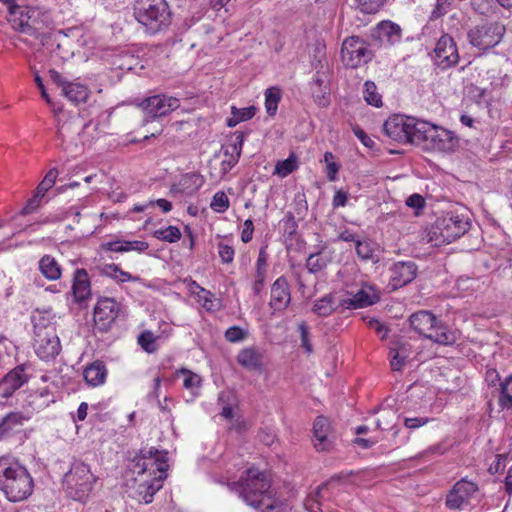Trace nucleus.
I'll list each match as a JSON object with an SVG mask.
<instances>
[{
  "instance_id": "obj_5",
  "label": "nucleus",
  "mask_w": 512,
  "mask_h": 512,
  "mask_svg": "<svg viewBox=\"0 0 512 512\" xmlns=\"http://www.w3.org/2000/svg\"><path fill=\"white\" fill-rule=\"evenodd\" d=\"M419 125L415 145L423 150L449 153L458 147L459 139L452 131L426 121Z\"/></svg>"
},
{
  "instance_id": "obj_35",
  "label": "nucleus",
  "mask_w": 512,
  "mask_h": 512,
  "mask_svg": "<svg viewBox=\"0 0 512 512\" xmlns=\"http://www.w3.org/2000/svg\"><path fill=\"white\" fill-rule=\"evenodd\" d=\"M297 168V158L294 154H291L287 159L276 163L274 174H277L280 177H287Z\"/></svg>"
},
{
  "instance_id": "obj_54",
  "label": "nucleus",
  "mask_w": 512,
  "mask_h": 512,
  "mask_svg": "<svg viewBox=\"0 0 512 512\" xmlns=\"http://www.w3.org/2000/svg\"><path fill=\"white\" fill-rule=\"evenodd\" d=\"M447 451V448L442 443H437L418 453L416 459H428L433 456L443 455Z\"/></svg>"
},
{
  "instance_id": "obj_10",
  "label": "nucleus",
  "mask_w": 512,
  "mask_h": 512,
  "mask_svg": "<svg viewBox=\"0 0 512 512\" xmlns=\"http://www.w3.org/2000/svg\"><path fill=\"white\" fill-rule=\"evenodd\" d=\"M420 122L422 120L395 114L385 121L383 130L389 138L395 141L415 145Z\"/></svg>"
},
{
  "instance_id": "obj_6",
  "label": "nucleus",
  "mask_w": 512,
  "mask_h": 512,
  "mask_svg": "<svg viewBox=\"0 0 512 512\" xmlns=\"http://www.w3.org/2000/svg\"><path fill=\"white\" fill-rule=\"evenodd\" d=\"M96 482L90 467L80 461L71 465L70 470L64 475V489L69 497L76 501L85 502Z\"/></svg>"
},
{
  "instance_id": "obj_12",
  "label": "nucleus",
  "mask_w": 512,
  "mask_h": 512,
  "mask_svg": "<svg viewBox=\"0 0 512 512\" xmlns=\"http://www.w3.org/2000/svg\"><path fill=\"white\" fill-rule=\"evenodd\" d=\"M139 107L151 118L166 116L180 107L178 98L165 94L147 97L139 103Z\"/></svg>"
},
{
  "instance_id": "obj_42",
  "label": "nucleus",
  "mask_w": 512,
  "mask_h": 512,
  "mask_svg": "<svg viewBox=\"0 0 512 512\" xmlns=\"http://www.w3.org/2000/svg\"><path fill=\"white\" fill-rule=\"evenodd\" d=\"M323 161L326 164V176L328 180L335 181L340 169V164L335 161V156L329 151L325 152Z\"/></svg>"
},
{
  "instance_id": "obj_8",
  "label": "nucleus",
  "mask_w": 512,
  "mask_h": 512,
  "mask_svg": "<svg viewBox=\"0 0 512 512\" xmlns=\"http://www.w3.org/2000/svg\"><path fill=\"white\" fill-rule=\"evenodd\" d=\"M505 33L506 27L502 22L486 21L469 29L467 39L473 47L485 51L498 45Z\"/></svg>"
},
{
  "instance_id": "obj_23",
  "label": "nucleus",
  "mask_w": 512,
  "mask_h": 512,
  "mask_svg": "<svg viewBox=\"0 0 512 512\" xmlns=\"http://www.w3.org/2000/svg\"><path fill=\"white\" fill-rule=\"evenodd\" d=\"M237 361L248 370L259 371L263 366V354L255 347H247L239 352Z\"/></svg>"
},
{
  "instance_id": "obj_2",
  "label": "nucleus",
  "mask_w": 512,
  "mask_h": 512,
  "mask_svg": "<svg viewBox=\"0 0 512 512\" xmlns=\"http://www.w3.org/2000/svg\"><path fill=\"white\" fill-rule=\"evenodd\" d=\"M34 482L27 468L9 457H0V490L10 502L26 500Z\"/></svg>"
},
{
  "instance_id": "obj_55",
  "label": "nucleus",
  "mask_w": 512,
  "mask_h": 512,
  "mask_svg": "<svg viewBox=\"0 0 512 512\" xmlns=\"http://www.w3.org/2000/svg\"><path fill=\"white\" fill-rule=\"evenodd\" d=\"M248 335V332L239 326H232L225 332V338L228 342L236 343L244 340Z\"/></svg>"
},
{
  "instance_id": "obj_58",
  "label": "nucleus",
  "mask_w": 512,
  "mask_h": 512,
  "mask_svg": "<svg viewBox=\"0 0 512 512\" xmlns=\"http://www.w3.org/2000/svg\"><path fill=\"white\" fill-rule=\"evenodd\" d=\"M298 331L300 333L301 343L303 348L306 350V352L311 353L312 352V344L309 341V327L306 322L302 321L298 325Z\"/></svg>"
},
{
  "instance_id": "obj_49",
  "label": "nucleus",
  "mask_w": 512,
  "mask_h": 512,
  "mask_svg": "<svg viewBox=\"0 0 512 512\" xmlns=\"http://www.w3.org/2000/svg\"><path fill=\"white\" fill-rule=\"evenodd\" d=\"M284 235L293 238L297 233L298 224L292 212H287L282 220Z\"/></svg>"
},
{
  "instance_id": "obj_19",
  "label": "nucleus",
  "mask_w": 512,
  "mask_h": 512,
  "mask_svg": "<svg viewBox=\"0 0 512 512\" xmlns=\"http://www.w3.org/2000/svg\"><path fill=\"white\" fill-rule=\"evenodd\" d=\"M379 300L380 293L375 286L363 284L352 297L342 300V305L347 309H358L369 307Z\"/></svg>"
},
{
  "instance_id": "obj_24",
  "label": "nucleus",
  "mask_w": 512,
  "mask_h": 512,
  "mask_svg": "<svg viewBox=\"0 0 512 512\" xmlns=\"http://www.w3.org/2000/svg\"><path fill=\"white\" fill-rule=\"evenodd\" d=\"M62 94L72 103L78 105L80 103H85L90 95L89 88L79 82H68L64 89L62 90Z\"/></svg>"
},
{
  "instance_id": "obj_44",
  "label": "nucleus",
  "mask_w": 512,
  "mask_h": 512,
  "mask_svg": "<svg viewBox=\"0 0 512 512\" xmlns=\"http://www.w3.org/2000/svg\"><path fill=\"white\" fill-rule=\"evenodd\" d=\"M229 198L223 191H218L214 194L210 207L217 213H223L229 208Z\"/></svg>"
},
{
  "instance_id": "obj_50",
  "label": "nucleus",
  "mask_w": 512,
  "mask_h": 512,
  "mask_svg": "<svg viewBox=\"0 0 512 512\" xmlns=\"http://www.w3.org/2000/svg\"><path fill=\"white\" fill-rule=\"evenodd\" d=\"M387 0H356L360 10L367 14H374L386 3Z\"/></svg>"
},
{
  "instance_id": "obj_63",
  "label": "nucleus",
  "mask_w": 512,
  "mask_h": 512,
  "mask_svg": "<svg viewBox=\"0 0 512 512\" xmlns=\"http://www.w3.org/2000/svg\"><path fill=\"white\" fill-rule=\"evenodd\" d=\"M506 454H497L495 460L490 464L488 471L490 474L502 472L506 465Z\"/></svg>"
},
{
  "instance_id": "obj_17",
  "label": "nucleus",
  "mask_w": 512,
  "mask_h": 512,
  "mask_svg": "<svg viewBox=\"0 0 512 512\" xmlns=\"http://www.w3.org/2000/svg\"><path fill=\"white\" fill-rule=\"evenodd\" d=\"M371 37L380 47H390L401 41L402 29L392 21H381L371 30Z\"/></svg>"
},
{
  "instance_id": "obj_57",
  "label": "nucleus",
  "mask_w": 512,
  "mask_h": 512,
  "mask_svg": "<svg viewBox=\"0 0 512 512\" xmlns=\"http://www.w3.org/2000/svg\"><path fill=\"white\" fill-rule=\"evenodd\" d=\"M224 156L225 159L222 161V169L224 172L231 170L239 161L240 156L234 153H231L228 147L224 148Z\"/></svg>"
},
{
  "instance_id": "obj_45",
  "label": "nucleus",
  "mask_w": 512,
  "mask_h": 512,
  "mask_svg": "<svg viewBox=\"0 0 512 512\" xmlns=\"http://www.w3.org/2000/svg\"><path fill=\"white\" fill-rule=\"evenodd\" d=\"M34 81L37 85V87L40 89L41 91V96L43 97V99L46 101V103L51 107L53 113L57 116L58 113L62 112V107L61 106H57L52 100L51 98L49 97L46 89H45V86H44V83H43V80L42 78L40 77V75L38 74V72H36L34 74Z\"/></svg>"
},
{
  "instance_id": "obj_7",
  "label": "nucleus",
  "mask_w": 512,
  "mask_h": 512,
  "mask_svg": "<svg viewBox=\"0 0 512 512\" xmlns=\"http://www.w3.org/2000/svg\"><path fill=\"white\" fill-rule=\"evenodd\" d=\"M136 20L154 34L168 26L170 12L165 0H141L134 12Z\"/></svg>"
},
{
  "instance_id": "obj_29",
  "label": "nucleus",
  "mask_w": 512,
  "mask_h": 512,
  "mask_svg": "<svg viewBox=\"0 0 512 512\" xmlns=\"http://www.w3.org/2000/svg\"><path fill=\"white\" fill-rule=\"evenodd\" d=\"M376 248V243L370 240H359L355 245L357 256L362 261H372L373 263H377L379 261L376 254Z\"/></svg>"
},
{
  "instance_id": "obj_1",
  "label": "nucleus",
  "mask_w": 512,
  "mask_h": 512,
  "mask_svg": "<svg viewBox=\"0 0 512 512\" xmlns=\"http://www.w3.org/2000/svg\"><path fill=\"white\" fill-rule=\"evenodd\" d=\"M218 483L228 486L249 506L262 512H282L283 506L270 495L271 482L264 472L256 468H250L242 472L238 481H224Z\"/></svg>"
},
{
  "instance_id": "obj_20",
  "label": "nucleus",
  "mask_w": 512,
  "mask_h": 512,
  "mask_svg": "<svg viewBox=\"0 0 512 512\" xmlns=\"http://www.w3.org/2000/svg\"><path fill=\"white\" fill-rule=\"evenodd\" d=\"M390 284L394 289L401 288L412 282L417 275V265L413 261H400L391 268Z\"/></svg>"
},
{
  "instance_id": "obj_33",
  "label": "nucleus",
  "mask_w": 512,
  "mask_h": 512,
  "mask_svg": "<svg viewBox=\"0 0 512 512\" xmlns=\"http://www.w3.org/2000/svg\"><path fill=\"white\" fill-rule=\"evenodd\" d=\"M160 336H155L150 330H144L138 336V344L147 353H154L158 350L157 340Z\"/></svg>"
},
{
  "instance_id": "obj_26",
  "label": "nucleus",
  "mask_w": 512,
  "mask_h": 512,
  "mask_svg": "<svg viewBox=\"0 0 512 512\" xmlns=\"http://www.w3.org/2000/svg\"><path fill=\"white\" fill-rule=\"evenodd\" d=\"M509 66L508 61L506 60L503 65L498 67H494L487 72L488 80L490 81V85L494 89L507 87L511 78L507 73V67Z\"/></svg>"
},
{
  "instance_id": "obj_30",
  "label": "nucleus",
  "mask_w": 512,
  "mask_h": 512,
  "mask_svg": "<svg viewBox=\"0 0 512 512\" xmlns=\"http://www.w3.org/2000/svg\"><path fill=\"white\" fill-rule=\"evenodd\" d=\"M10 15L9 22L11 23L12 27L20 31L21 33L27 34L29 36H33L36 34V29L31 26L28 22V17L24 14V10L22 7H20V12H18L16 15Z\"/></svg>"
},
{
  "instance_id": "obj_15",
  "label": "nucleus",
  "mask_w": 512,
  "mask_h": 512,
  "mask_svg": "<svg viewBox=\"0 0 512 512\" xmlns=\"http://www.w3.org/2000/svg\"><path fill=\"white\" fill-rule=\"evenodd\" d=\"M335 437L329 420L317 416L313 423V443L318 452H329L333 449Z\"/></svg>"
},
{
  "instance_id": "obj_46",
  "label": "nucleus",
  "mask_w": 512,
  "mask_h": 512,
  "mask_svg": "<svg viewBox=\"0 0 512 512\" xmlns=\"http://www.w3.org/2000/svg\"><path fill=\"white\" fill-rule=\"evenodd\" d=\"M327 265L326 260L320 256V253L310 254L306 260V268L311 273H317Z\"/></svg>"
},
{
  "instance_id": "obj_59",
  "label": "nucleus",
  "mask_w": 512,
  "mask_h": 512,
  "mask_svg": "<svg viewBox=\"0 0 512 512\" xmlns=\"http://www.w3.org/2000/svg\"><path fill=\"white\" fill-rule=\"evenodd\" d=\"M78 118H71L69 121H65L61 123L60 119H58L57 123V134L59 138H64L66 134L71 132V128L74 125H79Z\"/></svg>"
},
{
  "instance_id": "obj_56",
  "label": "nucleus",
  "mask_w": 512,
  "mask_h": 512,
  "mask_svg": "<svg viewBox=\"0 0 512 512\" xmlns=\"http://www.w3.org/2000/svg\"><path fill=\"white\" fill-rule=\"evenodd\" d=\"M218 254L222 263L229 264L233 262L235 251L232 246L220 242L218 243Z\"/></svg>"
},
{
  "instance_id": "obj_34",
  "label": "nucleus",
  "mask_w": 512,
  "mask_h": 512,
  "mask_svg": "<svg viewBox=\"0 0 512 512\" xmlns=\"http://www.w3.org/2000/svg\"><path fill=\"white\" fill-rule=\"evenodd\" d=\"M281 99V92L279 88L271 87L265 92V108L267 114L274 116L276 114L278 103Z\"/></svg>"
},
{
  "instance_id": "obj_53",
  "label": "nucleus",
  "mask_w": 512,
  "mask_h": 512,
  "mask_svg": "<svg viewBox=\"0 0 512 512\" xmlns=\"http://www.w3.org/2000/svg\"><path fill=\"white\" fill-rule=\"evenodd\" d=\"M44 196H42L41 194H38V192H34V195L27 200L25 206L21 209V211L19 212L20 215L22 216H26V215H29L33 212H35L39 206H40V202L42 200Z\"/></svg>"
},
{
  "instance_id": "obj_62",
  "label": "nucleus",
  "mask_w": 512,
  "mask_h": 512,
  "mask_svg": "<svg viewBox=\"0 0 512 512\" xmlns=\"http://www.w3.org/2000/svg\"><path fill=\"white\" fill-rule=\"evenodd\" d=\"M266 274L261 271H255L254 274V281L252 283V290L255 296H259L264 288L265 280H266Z\"/></svg>"
},
{
  "instance_id": "obj_18",
  "label": "nucleus",
  "mask_w": 512,
  "mask_h": 512,
  "mask_svg": "<svg viewBox=\"0 0 512 512\" xmlns=\"http://www.w3.org/2000/svg\"><path fill=\"white\" fill-rule=\"evenodd\" d=\"M119 312L118 303L112 298L99 300L94 308V322L102 330H107L115 322Z\"/></svg>"
},
{
  "instance_id": "obj_39",
  "label": "nucleus",
  "mask_w": 512,
  "mask_h": 512,
  "mask_svg": "<svg viewBox=\"0 0 512 512\" xmlns=\"http://www.w3.org/2000/svg\"><path fill=\"white\" fill-rule=\"evenodd\" d=\"M473 11L482 16H489L495 13L496 3L494 0H471Z\"/></svg>"
},
{
  "instance_id": "obj_36",
  "label": "nucleus",
  "mask_w": 512,
  "mask_h": 512,
  "mask_svg": "<svg viewBox=\"0 0 512 512\" xmlns=\"http://www.w3.org/2000/svg\"><path fill=\"white\" fill-rule=\"evenodd\" d=\"M364 99L369 105H373L375 107L382 106V97L377 92V87L374 82L366 81L364 84Z\"/></svg>"
},
{
  "instance_id": "obj_52",
  "label": "nucleus",
  "mask_w": 512,
  "mask_h": 512,
  "mask_svg": "<svg viewBox=\"0 0 512 512\" xmlns=\"http://www.w3.org/2000/svg\"><path fill=\"white\" fill-rule=\"evenodd\" d=\"M161 485L155 483H143L139 485V494L142 495V500L149 504L153 501V496L160 489Z\"/></svg>"
},
{
  "instance_id": "obj_31",
  "label": "nucleus",
  "mask_w": 512,
  "mask_h": 512,
  "mask_svg": "<svg viewBox=\"0 0 512 512\" xmlns=\"http://www.w3.org/2000/svg\"><path fill=\"white\" fill-rule=\"evenodd\" d=\"M334 297L332 294H326L322 298L315 301L313 311L321 317L329 316L333 313L335 307Z\"/></svg>"
},
{
  "instance_id": "obj_9",
  "label": "nucleus",
  "mask_w": 512,
  "mask_h": 512,
  "mask_svg": "<svg viewBox=\"0 0 512 512\" xmlns=\"http://www.w3.org/2000/svg\"><path fill=\"white\" fill-rule=\"evenodd\" d=\"M34 350L45 361L55 359L61 351V344L54 324H34Z\"/></svg>"
},
{
  "instance_id": "obj_43",
  "label": "nucleus",
  "mask_w": 512,
  "mask_h": 512,
  "mask_svg": "<svg viewBox=\"0 0 512 512\" xmlns=\"http://www.w3.org/2000/svg\"><path fill=\"white\" fill-rule=\"evenodd\" d=\"M58 174L59 172L56 168H51L46 173L43 180L38 184L35 191L44 196L46 192L54 186Z\"/></svg>"
},
{
  "instance_id": "obj_47",
  "label": "nucleus",
  "mask_w": 512,
  "mask_h": 512,
  "mask_svg": "<svg viewBox=\"0 0 512 512\" xmlns=\"http://www.w3.org/2000/svg\"><path fill=\"white\" fill-rule=\"evenodd\" d=\"M312 96L314 98L315 103L318 106L326 107L330 103V88L329 87H316L312 88Z\"/></svg>"
},
{
  "instance_id": "obj_61",
  "label": "nucleus",
  "mask_w": 512,
  "mask_h": 512,
  "mask_svg": "<svg viewBox=\"0 0 512 512\" xmlns=\"http://www.w3.org/2000/svg\"><path fill=\"white\" fill-rule=\"evenodd\" d=\"M232 113H236L238 116V121H247L254 117L256 113V108L254 106H249L245 108H231Z\"/></svg>"
},
{
  "instance_id": "obj_21",
  "label": "nucleus",
  "mask_w": 512,
  "mask_h": 512,
  "mask_svg": "<svg viewBox=\"0 0 512 512\" xmlns=\"http://www.w3.org/2000/svg\"><path fill=\"white\" fill-rule=\"evenodd\" d=\"M26 368L25 365L16 366L3 377L0 382L2 397L9 398L28 381L29 375L26 373Z\"/></svg>"
},
{
  "instance_id": "obj_14",
  "label": "nucleus",
  "mask_w": 512,
  "mask_h": 512,
  "mask_svg": "<svg viewBox=\"0 0 512 512\" xmlns=\"http://www.w3.org/2000/svg\"><path fill=\"white\" fill-rule=\"evenodd\" d=\"M434 61L436 65L445 70L455 66L459 62V54L452 36L443 34L434 48Z\"/></svg>"
},
{
  "instance_id": "obj_13",
  "label": "nucleus",
  "mask_w": 512,
  "mask_h": 512,
  "mask_svg": "<svg viewBox=\"0 0 512 512\" xmlns=\"http://www.w3.org/2000/svg\"><path fill=\"white\" fill-rule=\"evenodd\" d=\"M478 489L476 483L462 478L449 490L445 500L446 507L450 510H461L465 505L469 504L470 499Z\"/></svg>"
},
{
  "instance_id": "obj_4",
  "label": "nucleus",
  "mask_w": 512,
  "mask_h": 512,
  "mask_svg": "<svg viewBox=\"0 0 512 512\" xmlns=\"http://www.w3.org/2000/svg\"><path fill=\"white\" fill-rule=\"evenodd\" d=\"M469 228L467 215L450 211L436 219L428 232V241L435 246L449 244L463 236Z\"/></svg>"
},
{
  "instance_id": "obj_28",
  "label": "nucleus",
  "mask_w": 512,
  "mask_h": 512,
  "mask_svg": "<svg viewBox=\"0 0 512 512\" xmlns=\"http://www.w3.org/2000/svg\"><path fill=\"white\" fill-rule=\"evenodd\" d=\"M203 183L204 180L201 175L197 173H188L181 178L179 182V189H177V191L185 193L186 195H192L201 188Z\"/></svg>"
},
{
  "instance_id": "obj_38",
  "label": "nucleus",
  "mask_w": 512,
  "mask_h": 512,
  "mask_svg": "<svg viewBox=\"0 0 512 512\" xmlns=\"http://www.w3.org/2000/svg\"><path fill=\"white\" fill-rule=\"evenodd\" d=\"M197 302L201 303L202 307L207 311L217 310L216 299L214 294L205 288H200V291L194 293Z\"/></svg>"
},
{
  "instance_id": "obj_64",
  "label": "nucleus",
  "mask_w": 512,
  "mask_h": 512,
  "mask_svg": "<svg viewBox=\"0 0 512 512\" xmlns=\"http://www.w3.org/2000/svg\"><path fill=\"white\" fill-rule=\"evenodd\" d=\"M233 137L234 141L228 148L231 149V153H234L241 157L245 134L243 132L236 131L234 132Z\"/></svg>"
},
{
  "instance_id": "obj_48",
  "label": "nucleus",
  "mask_w": 512,
  "mask_h": 512,
  "mask_svg": "<svg viewBox=\"0 0 512 512\" xmlns=\"http://www.w3.org/2000/svg\"><path fill=\"white\" fill-rule=\"evenodd\" d=\"M322 489L323 488L321 486H318L315 493L309 495L306 498V500L304 502V506L307 511H309V512H321L322 511L321 503H320Z\"/></svg>"
},
{
  "instance_id": "obj_27",
  "label": "nucleus",
  "mask_w": 512,
  "mask_h": 512,
  "mask_svg": "<svg viewBox=\"0 0 512 512\" xmlns=\"http://www.w3.org/2000/svg\"><path fill=\"white\" fill-rule=\"evenodd\" d=\"M39 271L48 280H57L61 277V267L54 257L44 255L39 260Z\"/></svg>"
},
{
  "instance_id": "obj_25",
  "label": "nucleus",
  "mask_w": 512,
  "mask_h": 512,
  "mask_svg": "<svg viewBox=\"0 0 512 512\" xmlns=\"http://www.w3.org/2000/svg\"><path fill=\"white\" fill-rule=\"evenodd\" d=\"M83 375L88 385L96 387L105 382L107 369L103 362L95 361L86 367Z\"/></svg>"
},
{
  "instance_id": "obj_40",
  "label": "nucleus",
  "mask_w": 512,
  "mask_h": 512,
  "mask_svg": "<svg viewBox=\"0 0 512 512\" xmlns=\"http://www.w3.org/2000/svg\"><path fill=\"white\" fill-rule=\"evenodd\" d=\"M153 236L158 240L174 243L180 240L181 231L176 226H169L166 229L154 231Z\"/></svg>"
},
{
  "instance_id": "obj_22",
  "label": "nucleus",
  "mask_w": 512,
  "mask_h": 512,
  "mask_svg": "<svg viewBox=\"0 0 512 512\" xmlns=\"http://www.w3.org/2000/svg\"><path fill=\"white\" fill-rule=\"evenodd\" d=\"M72 292L78 303L86 301L91 295V283L88 272L83 268L75 270L72 282Z\"/></svg>"
},
{
  "instance_id": "obj_11",
  "label": "nucleus",
  "mask_w": 512,
  "mask_h": 512,
  "mask_svg": "<svg viewBox=\"0 0 512 512\" xmlns=\"http://www.w3.org/2000/svg\"><path fill=\"white\" fill-rule=\"evenodd\" d=\"M374 57L369 44L358 36L346 38L341 47V60L346 67L357 68Z\"/></svg>"
},
{
  "instance_id": "obj_37",
  "label": "nucleus",
  "mask_w": 512,
  "mask_h": 512,
  "mask_svg": "<svg viewBox=\"0 0 512 512\" xmlns=\"http://www.w3.org/2000/svg\"><path fill=\"white\" fill-rule=\"evenodd\" d=\"M25 420H27V418L22 412H11L2 419L0 428L3 431L12 430L17 426L23 425Z\"/></svg>"
},
{
  "instance_id": "obj_60",
  "label": "nucleus",
  "mask_w": 512,
  "mask_h": 512,
  "mask_svg": "<svg viewBox=\"0 0 512 512\" xmlns=\"http://www.w3.org/2000/svg\"><path fill=\"white\" fill-rule=\"evenodd\" d=\"M168 458L165 451H159L158 455L154 457L150 468L155 467L159 472H165L168 469Z\"/></svg>"
},
{
  "instance_id": "obj_16",
  "label": "nucleus",
  "mask_w": 512,
  "mask_h": 512,
  "mask_svg": "<svg viewBox=\"0 0 512 512\" xmlns=\"http://www.w3.org/2000/svg\"><path fill=\"white\" fill-rule=\"evenodd\" d=\"M291 303L290 285L285 276L278 277L271 285L269 307L273 314L283 312Z\"/></svg>"
},
{
  "instance_id": "obj_41",
  "label": "nucleus",
  "mask_w": 512,
  "mask_h": 512,
  "mask_svg": "<svg viewBox=\"0 0 512 512\" xmlns=\"http://www.w3.org/2000/svg\"><path fill=\"white\" fill-rule=\"evenodd\" d=\"M178 373L184 377L183 386L185 389L194 392V390H198L201 387L202 379L198 374L184 368L180 369Z\"/></svg>"
},
{
  "instance_id": "obj_32",
  "label": "nucleus",
  "mask_w": 512,
  "mask_h": 512,
  "mask_svg": "<svg viewBox=\"0 0 512 512\" xmlns=\"http://www.w3.org/2000/svg\"><path fill=\"white\" fill-rule=\"evenodd\" d=\"M104 273L112 278L116 279L119 282L133 281L138 282L141 281L139 276H134L129 272L123 271L116 264L106 265L104 268Z\"/></svg>"
},
{
  "instance_id": "obj_51",
  "label": "nucleus",
  "mask_w": 512,
  "mask_h": 512,
  "mask_svg": "<svg viewBox=\"0 0 512 512\" xmlns=\"http://www.w3.org/2000/svg\"><path fill=\"white\" fill-rule=\"evenodd\" d=\"M389 355L392 370L400 371L406 363L407 355L403 353L402 349H391Z\"/></svg>"
},
{
  "instance_id": "obj_3",
  "label": "nucleus",
  "mask_w": 512,
  "mask_h": 512,
  "mask_svg": "<svg viewBox=\"0 0 512 512\" xmlns=\"http://www.w3.org/2000/svg\"><path fill=\"white\" fill-rule=\"evenodd\" d=\"M411 328L419 335L440 345H453L460 338V331L442 323L430 311L421 310L409 317Z\"/></svg>"
}]
</instances>
